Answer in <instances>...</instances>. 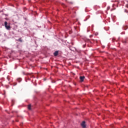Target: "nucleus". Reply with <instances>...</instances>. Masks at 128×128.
Listing matches in <instances>:
<instances>
[{
    "instance_id": "obj_1",
    "label": "nucleus",
    "mask_w": 128,
    "mask_h": 128,
    "mask_svg": "<svg viewBox=\"0 0 128 128\" xmlns=\"http://www.w3.org/2000/svg\"><path fill=\"white\" fill-rule=\"evenodd\" d=\"M4 26L8 30H10V25L8 26V22H4Z\"/></svg>"
},
{
    "instance_id": "obj_2",
    "label": "nucleus",
    "mask_w": 128,
    "mask_h": 128,
    "mask_svg": "<svg viewBox=\"0 0 128 128\" xmlns=\"http://www.w3.org/2000/svg\"><path fill=\"white\" fill-rule=\"evenodd\" d=\"M81 126H82V128H86V122L83 121L82 122V123L81 124Z\"/></svg>"
},
{
    "instance_id": "obj_3",
    "label": "nucleus",
    "mask_w": 128,
    "mask_h": 128,
    "mask_svg": "<svg viewBox=\"0 0 128 128\" xmlns=\"http://www.w3.org/2000/svg\"><path fill=\"white\" fill-rule=\"evenodd\" d=\"M84 80V76H80V80L81 82H82Z\"/></svg>"
},
{
    "instance_id": "obj_4",
    "label": "nucleus",
    "mask_w": 128,
    "mask_h": 128,
    "mask_svg": "<svg viewBox=\"0 0 128 128\" xmlns=\"http://www.w3.org/2000/svg\"><path fill=\"white\" fill-rule=\"evenodd\" d=\"M54 56H57L58 54V51H56L54 54Z\"/></svg>"
},
{
    "instance_id": "obj_5",
    "label": "nucleus",
    "mask_w": 128,
    "mask_h": 128,
    "mask_svg": "<svg viewBox=\"0 0 128 128\" xmlns=\"http://www.w3.org/2000/svg\"><path fill=\"white\" fill-rule=\"evenodd\" d=\"M128 29V26H123V30H126Z\"/></svg>"
},
{
    "instance_id": "obj_6",
    "label": "nucleus",
    "mask_w": 128,
    "mask_h": 128,
    "mask_svg": "<svg viewBox=\"0 0 128 128\" xmlns=\"http://www.w3.org/2000/svg\"><path fill=\"white\" fill-rule=\"evenodd\" d=\"M32 106L30 104L28 106V110H32Z\"/></svg>"
},
{
    "instance_id": "obj_7",
    "label": "nucleus",
    "mask_w": 128,
    "mask_h": 128,
    "mask_svg": "<svg viewBox=\"0 0 128 128\" xmlns=\"http://www.w3.org/2000/svg\"><path fill=\"white\" fill-rule=\"evenodd\" d=\"M18 42H22V38H20L18 40Z\"/></svg>"
},
{
    "instance_id": "obj_8",
    "label": "nucleus",
    "mask_w": 128,
    "mask_h": 128,
    "mask_svg": "<svg viewBox=\"0 0 128 128\" xmlns=\"http://www.w3.org/2000/svg\"><path fill=\"white\" fill-rule=\"evenodd\" d=\"M123 42L126 44V40H123Z\"/></svg>"
},
{
    "instance_id": "obj_9",
    "label": "nucleus",
    "mask_w": 128,
    "mask_h": 128,
    "mask_svg": "<svg viewBox=\"0 0 128 128\" xmlns=\"http://www.w3.org/2000/svg\"><path fill=\"white\" fill-rule=\"evenodd\" d=\"M108 10H110V7H108Z\"/></svg>"
}]
</instances>
